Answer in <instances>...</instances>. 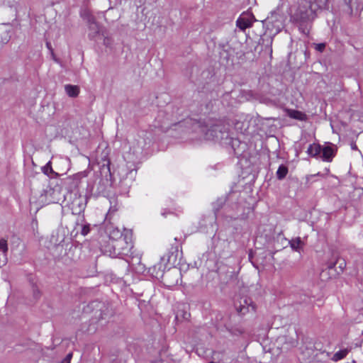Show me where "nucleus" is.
I'll use <instances>...</instances> for the list:
<instances>
[{"label":"nucleus","instance_id":"72a5a7b5","mask_svg":"<svg viewBox=\"0 0 363 363\" xmlns=\"http://www.w3.org/2000/svg\"><path fill=\"white\" fill-rule=\"evenodd\" d=\"M144 143H145V144H144L143 145H142V146H141V150H142L146 148V147H145V146H146V145H147V143H146V142H144Z\"/></svg>","mask_w":363,"mask_h":363},{"label":"nucleus","instance_id":"423d86ee","mask_svg":"<svg viewBox=\"0 0 363 363\" xmlns=\"http://www.w3.org/2000/svg\"><path fill=\"white\" fill-rule=\"evenodd\" d=\"M86 177L87 172L86 171L79 172L64 179L63 184L69 191H74L79 188L82 179Z\"/></svg>","mask_w":363,"mask_h":363},{"label":"nucleus","instance_id":"412c9836","mask_svg":"<svg viewBox=\"0 0 363 363\" xmlns=\"http://www.w3.org/2000/svg\"><path fill=\"white\" fill-rule=\"evenodd\" d=\"M289 116L292 118L297 119L298 121L306 120V115L301 111L293 110L290 112Z\"/></svg>","mask_w":363,"mask_h":363},{"label":"nucleus","instance_id":"a878e982","mask_svg":"<svg viewBox=\"0 0 363 363\" xmlns=\"http://www.w3.org/2000/svg\"><path fill=\"white\" fill-rule=\"evenodd\" d=\"M33 296L35 300H38L40 297V291L35 286H33Z\"/></svg>","mask_w":363,"mask_h":363},{"label":"nucleus","instance_id":"b1692460","mask_svg":"<svg viewBox=\"0 0 363 363\" xmlns=\"http://www.w3.org/2000/svg\"><path fill=\"white\" fill-rule=\"evenodd\" d=\"M81 234L84 236L89 233L91 228L89 224L81 225Z\"/></svg>","mask_w":363,"mask_h":363},{"label":"nucleus","instance_id":"393cba45","mask_svg":"<svg viewBox=\"0 0 363 363\" xmlns=\"http://www.w3.org/2000/svg\"><path fill=\"white\" fill-rule=\"evenodd\" d=\"M337 263L340 264H339L340 271H337V274H340L343 272V270L346 266V263H345V260L342 259H337Z\"/></svg>","mask_w":363,"mask_h":363},{"label":"nucleus","instance_id":"2f4dec72","mask_svg":"<svg viewBox=\"0 0 363 363\" xmlns=\"http://www.w3.org/2000/svg\"><path fill=\"white\" fill-rule=\"evenodd\" d=\"M46 47L50 50L52 55H53V50L52 48L50 43L47 42L46 43Z\"/></svg>","mask_w":363,"mask_h":363},{"label":"nucleus","instance_id":"a211bd4d","mask_svg":"<svg viewBox=\"0 0 363 363\" xmlns=\"http://www.w3.org/2000/svg\"><path fill=\"white\" fill-rule=\"evenodd\" d=\"M114 239L110 238L108 241L104 245L101 246V251L105 254L110 257H113L112 252L113 248H112V244H113Z\"/></svg>","mask_w":363,"mask_h":363},{"label":"nucleus","instance_id":"f3484780","mask_svg":"<svg viewBox=\"0 0 363 363\" xmlns=\"http://www.w3.org/2000/svg\"><path fill=\"white\" fill-rule=\"evenodd\" d=\"M42 172L49 177L54 178L58 175L52 167L51 162L49 161L45 166L42 167Z\"/></svg>","mask_w":363,"mask_h":363},{"label":"nucleus","instance_id":"473e14b6","mask_svg":"<svg viewBox=\"0 0 363 363\" xmlns=\"http://www.w3.org/2000/svg\"><path fill=\"white\" fill-rule=\"evenodd\" d=\"M272 41H273V38H271L269 39V44H270V48H269V50H270V54H272Z\"/></svg>","mask_w":363,"mask_h":363},{"label":"nucleus","instance_id":"cd10ccee","mask_svg":"<svg viewBox=\"0 0 363 363\" xmlns=\"http://www.w3.org/2000/svg\"><path fill=\"white\" fill-rule=\"evenodd\" d=\"M323 177V174H321L320 172H318L317 174H315L307 175L306 177V181L308 182L312 177Z\"/></svg>","mask_w":363,"mask_h":363},{"label":"nucleus","instance_id":"9d476101","mask_svg":"<svg viewBox=\"0 0 363 363\" xmlns=\"http://www.w3.org/2000/svg\"><path fill=\"white\" fill-rule=\"evenodd\" d=\"M254 16L249 13H242L236 21V26L241 30L244 31L246 28L252 26Z\"/></svg>","mask_w":363,"mask_h":363},{"label":"nucleus","instance_id":"5701e85b","mask_svg":"<svg viewBox=\"0 0 363 363\" xmlns=\"http://www.w3.org/2000/svg\"><path fill=\"white\" fill-rule=\"evenodd\" d=\"M0 250H1L4 255H6L8 252L7 241L5 239H0Z\"/></svg>","mask_w":363,"mask_h":363},{"label":"nucleus","instance_id":"2eb2a0df","mask_svg":"<svg viewBox=\"0 0 363 363\" xmlns=\"http://www.w3.org/2000/svg\"><path fill=\"white\" fill-rule=\"evenodd\" d=\"M65 90L66 94L72 98L77 97L79 94V88L77 85L66 84Z\"/></svg>","mask_w":363,"mask_h":363},{"label":"nucleus","instance_id":"4468645a","mask_svg":"<svg viewBox=\"0 0 363 363\" xmlns=\"http://www.w3.org/2000/svg\"><path fill=\"white\" fill-rule=\"evenodd\" d=\"M290 247L294 251L300 252L304 245L300 237L291 239L289 242Z\"/></svg>","mask_w":363,"mask_h":363},{"label":"nucleus","instance_id":"4be33fe9","mask_svg":"<svg viewBox=\"0 0 363 363\" xmlns=\"http://www.w3.org/2000/svg\"><path fill=\"white\" fill-rule=\"evenodd\" d=\"M177 249L175 248L174 252H172L170 255H168L167 262L170 264H175L177 262Z\"/></svg>","mask_w":363,"mask_h":363},{"label":"nucleus","instance_id":"f03ea898","mask_svg":"<svg viewBox=\"0 0 363 363\" xmlns=\"http://www.w3.org/2000/svg\"><path fill=\"white\" fill-rule=\"evenodd\" d=\"M84 311L85 313L92 314L91 320L94 323L106 320L111 315L108 304L97 300L90 302Z\"/></svg>","mask_w":363,"mask_h":363},{"label":"nucleus","instance_id":"c85d7f7f","mask_svg":"<svg viewBox=\"0 0 363 363\" xmlns=\"http://www.w3.org/2000/svg\"><path fill=\"white\" fill-rule=\"evenodd\" d=\"M336 264H337V261L335 262H331L328 263L327 264V269L333 270L335 267Z\"/></svg>","mask_w":363,"mask_h":363},{"label":"nucleus","instance_id":"ddd939ff","mask_svg":"<svg viewBox=\"0 0 363 363\" xmlns=\"http://www.w3.org/2000/svg\"><path fill=\"white\" fill-rule=\"evenodd\" d=\"M322 150V145L317 143H313L309 145L307 149V153L313 157H315L320 155Z\"/></svg>","mask_w":363,"mask_h":363},{"label":"nucleus","instance_id":"bb28decb","mask_svg":"<svg viewBox=\"0 0 363 363\" xmlns=\"http://www.w3.org/2000/svg\"><path fill=\"white\" fill-rule=\"evenodd\" d=\"M325 43H318L315 45V50L319 52H323L325 50Z\"/></svg>","mask_w":363,"mask_h":363},{"label":"nucleus","instance_id":"1a4fd4ad","mask_svg":"<svg viewBox=\"0 0 363 363\" xmlns=\"http://www.w3.org/2000/svg\"><path fill=\"white\" fill-rule=\"evenodd\" d=\"M237 311L240 315H245L247 313L252 311L255 312L256 306L250 298H245L240 301V306H236Z\"/></svg>","mask_w":363,"mask_h":363},{"label":"nucleus","instance_id":"aec40b11","mask_svg":"<svg viewBox=\"0 0 363 363\" xmlns=\"http://www.w3.org/2000/svg\"><path fill=\"white\" fill-rule=\"evenodd\" d=\"M349 352L348 349L341 350L335 352L331 357V360L333 362H337L345 358Z\"/></svg>","mask_w":363,"mask_h":363},{"label":"nucleus","instance_id":"f257e3e1","mask_svg":"<svg viewBox=\"0 0 363 363\" xmlns=\"http://www.w3.org/2000/svg\"><path fill=\"white\" fill-rule=\"evenodd\" d=\"M193 130L199 135V139L216 142L227 141L230 139L228 125L221 121L208 118L203 121H194Z\"/></svg>","mask_w":363,"mask_h":363},{"label":"nucleus","instance_id":"0eeeda50","mask_svg":"<svg viewBox=\"0 0 363 363\" xmlns=\"http://www.w3.org/2000/svg\"><path fill=\"white\" fill-rule=\"evenodd\" d=\"M337 147L332 143H327L325 145L322 146L321 155L320 157L323 161L330 162L336 155Z\"/></svg>","mask_w":363,"mask_h":363},{"label":"nucleus","instance_id":"e433bc0d","mask_svg":"<svg viewBox=\"0 0 363 363\" xmlns=\"http://www.w3.org/2000/svg\"><path fill=\"white\" fill-rule=\"evenodd\" d=\"M161 260H162V262H163V261H164V257H162V258H161Z\"/></svg>","mask_w":363,"mask_h":363},{"label":"nucleus","instance_id":"6ab92c4d","mask_svg":"<svg viewBox=\"0 0 363 363\" xmlns=\"http://www.w3.org/2000/svg\"><path fill=\"white\" fill-rule=\"evenodd\" d=\"M288 172H289V169H288L287 166H286L284 164L279 165V167H278V169L277 171V173H276L277 178L279 180L284 179L286 177V176L287 175Z\"/></svg>","mask_w":363,"mask_h":363},{"label":"nucleus","instance_id":"39448f33","mask_svg":"<svg viewBox=\"0 0 363 363\" xmlns=\"http://www.w3.org/2000/svg\"><path fill=\"white\" fill-rule=\"evenodd\" d=\"M112 248H113L112 252L113 257H123L128 255L130 252V244L128 243L125 241V238L120 233L119 238L114 239Z\"/></svg>","mask_w":363,"mask_h":363},{"label":"nucleus","instance_id":"6e6552de","mask_svg":"<svg viewBox=\"0 0 363 363\" xmlns=\"http://www.w3.org/2000/svg\"><path fill=\"white\" fill-rule=\"evenodd\" d=\"M122 172L125 173V177L121 179L120 186L124 192H128L133 182L137 172L135 169H122Z\"/></svg>","mask_w":363,"mask_h":363},{"label":"nucleus","instance_id":"7c9ffc66","mask_svg":"<svg viewBox=\"0 0 363 363\" xmlns=\"http://www.w3.org/2000/svg\"><path fill=\"white\" fill-rule=\"evenodd\" d=\"M350 147H351V149H352V150H357V151H359V152H360V150L358 149V147H357V145H356V143H355V142H354V141L351 142V143H350Z\"/></svg>","mask_w":363,"mask_h":363},{"label":"nucleus","instance_id":"20e7f679","mask_svg":"<svg viewBox=\"0 0 363 363\" xmlns=\"http://www.w3.org/2000/svg\"><path fill=\"white\" fill-rule=\"evenodd\" d=\"M311 12L310 4L308 1H301L291 13V18L294 22L304 23L309 19Z\"/></svg>","mask_w":363,"mask_h":363},{"label":"nucleus","instance_id":"f704fd0d","mask_svg":"<svg viewBox=\"0 0 363 363\" xmlns=\"http://www.w3.org/2000/svg\"><path fill=\"white\" fill-rule=\"evenodd\" d=\"M160 264H162V263H158L157 264H155V266H157V267H159V265H160ZM158 271H159V267H157V268H156V269H155V272H158Z\"/></svg>","mask_w":363,"mask_h":363},{"label":"nucleus","instance_id":"c756f323","mask_svg":"<svg viewBox=\"0 0 363 363\" xmlns=\"http://www.w3.org/2000/svg\"><path fill=\"white\" fill-rule=\"evenodd\" d=\"M72 357V353H69L66 357L61 362V363H70L71 358Z\"/></svg>","mask_w":363,"mask_h":363},{"label":"nucleus","instance_id":"9b49d317","mask_svg":"<svg viewBox=\"0 0 363 363\" xmlns=\"http://www.w3.org/2000/svg\"><path fill=\"white\" fill-rule=\"evenodd\" d=\"M86 21L89 26V38L94 39L100 31L99 25L96 22L95 18L90 14L86 16Z\"/></svg>","mask_w":363,"mask_h":363},{"label":"nucleus","instance_id":"c9c22d12","mask_svg":"<svg viewBox=\"0 0 363 363\" xmlns=\"http://www.w3.org/2000/svg\"><path fill=\"white\" fill-rule=\"evenodd\" d=\"M52 55V58H53V60H55V61L57 62V59L55 58V55L53 54V55Z\"/></svg>","mask_w":363,"mask_h":363},{"label":"nucleus","instance_id":"f8f14e48","mask_svg":"<svg viewBox=\"0 0 363 363\" xmlns=\"http://www.w3.org/2000/svg\"><path fill=\"white\" fill-rule=\"evenodd\" d=\"M86 203L81 199H75L72 203V211L73 214H80L84 211Z\"/></svg>","mask_w":363,"mask_h":363},{"label":"nucleus","instance_id":"7ed1b4c3","mask_svg":"<svg viewBox=\"0 0 363 363\" xmlns=\"http://www.w3.org/2000/svg\"><path fill=\"white\" fill-rule=\"evenodd\" d=\"M157 266H153L149 269V272L151 275L157 279H161V281L167 287H172L178 283L179 272L177 269H169L164 272L162 269V264L159 265V271L155 272Z\"/></svg>","mask_w":363,"mask_h":363},{"label":"nucleus","instance_id":"dca6fc26","mask_svg":"<svg viewBox=\"0 0 363 363\" xmlns=\"http://www.w3.org/2000/svg\"><path fill=\"white\" fill-rule=\"evenodd\" d=\"M226 202L225 197L218 198L213 203V210L215 214L216 218L218 216V213L220 210L223 207Z\"/></svg>","mask_w":363,"mask_h":363},{"label":"nucleus","instance_id":"4c0bfd02","mask_svg":"<svg viewBox=\"0 0 363 363\" xmlns=\"http://www.w3.org/2000/svg\"><path fill=\"white\" fill-rule=\"evenodd\" d=\"M324 273H325V270H323L321 274L323 275V274H324Z\"/></svg>","mask_w":363,"mask_h":363}]
</instances>
